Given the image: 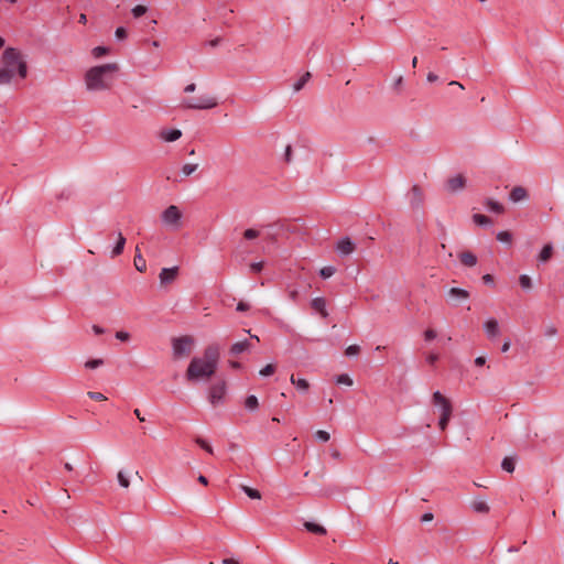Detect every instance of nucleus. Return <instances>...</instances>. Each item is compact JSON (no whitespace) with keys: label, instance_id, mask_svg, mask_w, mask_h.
Listing matches in <instances>:
<instances>
[{"label":"nucleus","instance_id":"f257e3e1","mask_svg":"<svg viewBox=\"0 0 564 564\" xmlns=\"http://www.w3.org/2000/svg\"><path fill=\"white\" fill-rule=\"evenodd\" d=\"M220 357V347L217 344L208 345L203 357H194L186 371L188 381H198L210 378L217 370Z\"/></svg>","mask_w":564,"mask_h":564},{"label":"nucleus","instance_id":"f03ea898","mask_svg":"<svg viewBox=\"0 0 564 564\" xmlns=\"http://www.w3.org/2000/svg\"><path fill=\"white\" fill-rule=\"evenodd\" d=\"M15 75L21 79L26 78L28 64L20 50L7 47L1 56L0 85L10 84Z\"/></svg>","mask_w":564,"mask_h":564},{"label":"nucleus","instance_id":"7ed1b4c3","mask_svg":"<svg viewBox=\"0 0 564 564\" xmlns=\"http://www.w3.org/2000/svg\"><path fill=\"white\" fill-rule=\"evenodd\" d=\"M119 70L117 63H108L89 68L85 74L86 87L90 91L110 89L113 74Z\"/></svg>","mask_w":564,"mask_h":564},{"label":"nucleus","instance_id":"20e7f679","mask_svg":"<svg viewBox=\"0 0 564 564\" xmlns=\"http://www.w3.org/2000/svg\"><path fill=\"white\" fill-rule=\"evenodd\" d=\"M218 105V101L215 97L212 96H200L198 98H185L182 100L181 106L185 109H194V110H206L213 109Z\"/></svg>","mask_w":564,"mask_h":564},{"label":"nucleus","instance_id":"39448f33","mask_svg":"<svg viewBox=\"0 0 564 564\" xmlns=\"http://www.w3.org/2000/svg\"><path fill=\"white\" fill-rule=\"evenodd\" d=\"M161 220L164 226L172 230H177L182 226V214L177 206L171 205L163 210Z\"/></svg>","mask_w":564,"mask_h":564},{"label":"nucleus","instance_id":"423d86ee","mask_svg":"<svg viewBox=\"0 0 564 564\" xmlns=\"http://www.w3.org/2000/svg\"><path fill=\"white\" fill-rule=\"evenodd\" d=\"M194 344V339L191 336H181L172 339V350L176 358L187 356Z\"/></svg>","mask_w":564,"mask_h":564},{"label":"nucleus","instance_id":"0eeeda50","mask_svg":"<svg viewBox=\"0 0 564 564\" xmlns=\"http://www.w3.org/2000/svg\"><path fill=\"white\" fill-rule=\"evenodd\" d=\"M226 382L225 381H218L214 383L209 389V395L208 400L213 405H217L223 402L224 397L226 394Z\"/></svg>","mask_w":564,"mask_h":564},{"label":"nucleus","instance_id":"6e6552de","mask_svg":"<svg viewBox=\"0 0 564 564\" xmlns=\"http://www.w3.org/2000/svg\"><path fill=\"white\" fill-rule=\"evenodd\" d=\"M469 299V292L463 288H451L447 292V302L457 306L460 302Z\"/></svg>","mask_w":564,"mask_h":564},{"label":"nucleus","instance_id":"1a4fd4ad","mask_svg":"<svg viewBox=\"0 0 564 564\" xmlns=\"http://www.w3.org/2000/svg\"><path fill=\"white\" fill-rule=\"evenodd\" d=\"M354 249L355 242L348 236L340 238L336 243V252L341 258L349 256Z\"/></svg>","mask_w":564,"mask_h":564},{"label":"nucleus","instance_id":"9d476101","mask_svg":"<svg viewBox=\"0 0 564 564\" xmlns=\"http://www.w3.org/2000/svg\"><path fill=\"white\" fill-rule=\"evenodd\" d=\"M410 205L413 209L422 210L424 196L421 188L417 185H413L409 193Z\"/></svg>","mask_w":564,"mask_h":564},{"label":"nucleus","instance_id":"9b49d317","mask_svg":"<svg viewBox=\"0 0 564 564\" xmlns=\"http://www.w3.org/2000/svg\"><path fill=\"white\" fill-rule=\"evenodd\" d=\"M433 404L437 406L442 413L452 414V404L438 390L433 393Z\"/></svg>","mask_w":564,"mask_h":564},{"label":"nucleus","instance_id":"f8f14e48","mask_svg":"<svg viewBox=\"0 0 564 564\" xmlns=\"http://www.w3.org/2000/svg\"><path fill=\"white\" fill-rule=\"evenodd\" d=\"M178 273V267L163 268L159 274L160 283L165 285L172 283Z\"/></svg>","mask_w":564,"mask_h":564},{"label":"nucleus","instance_id":"ddd939ff","mask_svg":"<svg viewBox=\"0 0 564 564\" xmlns=\"http://www.w3.org/2000/svg\"><path fill=\"white\" fill-rule=\"evenodd\" d=\"M484 330L488 338L494 339L500 335L499 323L496 318H489L484 323Z\"/></svg>","mask_w":564,"mask_h":564},{"label":"nucleus","instance_id":"4468645a","mask_svg":"<svg viewBox=\"0 0 564 564\" xmlns=\"http://www.w3.org/2000/svg\"><path fill=\"white\" fill-rule=\"evenodd\" d=\"M250 346H251V344H250L249 339H243L241 341H237L231 345L229 354L231 356H238V355L249 350Z\"/></svg>","mask_w":564,"mask_h":564},{"label":"nucleus","instance_id":"2eb2a0df","mask_svg":"<svg viewBox=\"0 0 564 564\" xmlns=\"http://www.w3.org/2000/svg\"><path fill=\"white\" fill-rule=\"evenodd\" d=\"M466 178H448L445 189L451 193H458L465 187Z\"/></svg>","mask_w":564,"mask_h":564},{"label":"nucleus","instance_id":"dca6fc26","mask_svg":"<svg viewBox=\"0 0 564 564\" xmlns=\"http://www.w3.org/2000/svg\"><path fill=\"white\" fill-rule=\"evenodd\" d=\"M160 137L165 142H174L182 137V131L180 129H165L161 131Z\"/></svg>","mask_w":564,"mask_h":564},{"label":"nucleus","instance_id":"f3484780","mask_svg":"<svg viewBox=\"0 0 564 564\" xmlns=\"http://www.w3.org/2000/svg\"><path fill=\"white\" fill-rule=\"evenodd\" d=\"M470 508L473 509V511H475L477 513H488L490 510L485 498H476L471 502Z\"/></svg>","mask_w":564,"mask_h":564},{"label":"nucleus","instance_id":"a211bd4d","mask_svg":"<svg viewBox=\"0 0 564 564\" xmlns=\"http://www.w3.org/2000/svg\"><path fill=\"white\" fill-rule=\"evenodd\" d=\"M527 197V191L522 186L514 187L509 194V200L512 203H519Z\"/></svg>","mask_w":564,"mask_h":564},{"label":"nucleus","instance_id":"6ab92c4d","mask_svg":"<svg viewBox=\"0 0 564 564\" xmlns=\"http://www.w3.org/2000/svg\"><path fill=\"white\" fill-rule=\"evenodd\" d=\"M485 205L490 213L502 214L505 212L503 205L492 198H486Z\"/></svg>","mask_w":564,"mask_h":564},{"label":"nucleus","instance_id":"aec40b11","mask_svg":"<svg viewBox=\"0 0 564 564\" xmlns=\"http://www.w3.org/2000/svg\"><path fill=\"white\" fill-rule=\"evenodd\" d=\"M290 380H291V383L293 386H295V388L301 393H306L308 391L310 384H308L306 379H304V378H296L294 375H292Z\"/></svg>","mask_w":564,"mask_h":564},{"label":"nucleus","instance_id":"412c9836","mask_svg":"<svg viewBox=\"0 0 564 564\" xmlns=\"http://www.w3.org/2000/svg\"><path fill=\"white\" fill-rule=\"evenodd\" d=\"M303 527L305 528L306 531H308L311 533L321 534V535H324L327 533L326 529L323 525L315 523L313 521H305L303 523Z\"/></svg>","mask_w":564,"mask_h":564},{"label":"nucleus","instance_id":"4be33fe9","mask_svg":"<svg viewBox=\"0 0 564 564\" xmlns=\"http://www.w3.org/2000/svg\"><path fill=\"white\" fill-rule=\"evenodd\" d=\"M124 245H126V238L123 237V235L119 231L118 232V239H117V242L111 251V258H115L119 254L122 253L123 249H124Z\"/></svg>","mask_w":564,"mask_h":564},{"label":"nucleus","instance_id":"5701e85b","mask_svg":"<svg viewBox=\"0 0 564 564\" xmlns=\"http://www.w3.org/2000/svg\"><path fill=\"white\" fill-rule=\"evenodd\" d=\"M473 220L476 225L484 228H490L492 226V220L482 214H474Z\"/></svg>","mask_w":564,"mask_h":564},{"label":"nucleus","instance_id":"b1692460","mask_svg":"<svg viewBox=\"0 0 564 564\" xmlns=\"http://www.w3.org/2000/svg\"><path fill=\"white\" fill-rule=\"evenodd\" d=\"M459 259L467 267H474L477 263V257L469 251L462 252Z\"/></svg>","mask_w":564,"mask_h":564},{"label":"nucleus","instance_id":"393cba45","mask_svg":"<svg viewBox=\"0 0 564 564\" xmlns=\"http://www.w3.org/2000/svg\"><path fill=\"white\" fill-rule=\"evenodd\" d=\"M312 307L318 312H321V314L326 317L327 316V311H326V302L323 297H315L312 300Z\"/></svg>","mask_w":564,"mask_h":564},{"label":"nucleus","instance_id":"a878e982","mask_svg":"<svg viewBox=\"0 0 564 564\" xmlns=\"http://www.w3.org/2000/svg\"><path fill=\"white\" fill-rule=\"evenodd\" d=\"M552 252H553V246L551 243H546L542 250L540 251L539 253V257H538V260L541 262V263H544L546 261H549V259L551 258L552 256Z\"/></svg>","mask_w":564,"mask_h":564},{"label":"nucleus","instance_id":"bb28decb","mask_svg":"<svg viewBox=\"0 0 564 564\" xmlns=\"http://www.w3.org/2000/svg\"><path fill=\"white\" fill-rule=\"evenodd\" d=\"M312 75L310 72L304 73L293 85L294 91H300L304 88L307 82L311 79Z\"/></svg>","mask_w":564,"mask_h":564},{"label":"nucleus","instance_id":"cd10ccee","mask_svg":"<svg viewBox=\"0 0 564 564\" xmlns=\"http://www.w3.org/2000/svg\"><path fill=\"white\" fill-rule=\"evenodd\" d=\"M245 408L250 412L258 410V408H259L258 398L254 394L248 395L245 400Z\"/></svg>","mask_w":564,"mask_h":564},{"label":"nucleus","instance_id":"c85d7f7f","mask_svg":"<svg viewBox=\"0 0 564 564\" xmlns=\"http://www.w3.org/2000/svg\"><path fill=\"white\" fill-rule=\"evenodd\" d=\"M134 267L139 272H143L147 269L145 260L143 259L140 249L137 247V254L134 257Z\"/></svg>","mask_w":564,"mask_h":564},{"label":"nucleus","instance_id":"c756f323","mask_svg":"<svg viewBox=\"0 0 564 564\" xmlns=\"http://www.w3.org/2000/svg\"><path fill=\"white\" fill-rule=\"evenodd\" d=\"M519 284L523 291H531L532 290V281L528 274H520L519 275Z\"/></svg>","mask_w":564,"mask_h":564},{"label":"nucleus","instance_id":"7c9ffc66","mask_svg":"<svg viewBox=\"0 0 564 564\" xmlns=\"http://www.w3.org/2000/svg\"><path fill=\"white\" fill-rule=\"evenodd\" d=\"M501 468L508 473H513L516 468L514 459L511 457H505L501 462Z\"/></svg>","mask_w":564,"mask_h":564},{"label":"nucleus","instance_id":"2f4dec72","mask_svg":"<svg viewBox=\"0 0 564 564\" xmlns=\"http://www.w3.org/2000/svg\"><path fill=\"white\" fill-rule=\"evenodd\" d=\"M241 490L250 498V499H260L261 498V494L259 490L254 489V488H251V487H248V486H245L242 485L241 486Z\"/></svg>","mask_w":564,"mask_h":564},{"label":"nucleus","instance_id":"473e14b6","mask_svg":"<svg viewBox=\"0 0 564 564\" xmlns=\"http://www.w3.org/2000/svg\"><path fill=\"white\" fill-rule=\"evenodd\" d=\"M336 272V268L333 267V265H326V267H323L321 270H319V276L324 280L326 279H329L330 276H333Z\"/></svg>","mask_w":564,"mask_h":564},{"label":"nucleus","instance_id":"72a5a7b5","mask_svg":"<svg viewBox=\"0 0 564 564\" xmlns=\"http://www.w3.org/2000/svg\"><path fill=\"white\" fill-rule=\"evenodd\" d=\"M496 238L501 243L511 245L512 241V236L509 231H498Z\"/></svg>","mask_w":564,"mask_h":564},{"label":"nucleus","instance_id":"f704fd0d","mask_svg":"<svg viewBox=\"0 0 564 564\" xmlns=\"http://www.w3.org/2000/svg\"><path fill=\"white\" fill-rule=\"evenodd\" d=\"M195 443L202 447L204 451H206L208 454H214L213 447L208 444V442L202 437H196Z\"/></svg>","mask_w":564,"mask_h":564},{"label":"nucleus","instance_id":"c9c22d12","mask_svg":"<svg viewBox=\"0 0 564 564\" xmlns=\"http://www.w3.org/2000/svg\"><path fill=\"white\" fill-rule=\"evenodd\" d=\"M148 11L147 7L142 6V4H138L135 6L134 8H132L131 10V13L134 18H140L142 17L143 14H145Z\"/></svg>","mask_w":564,"mask_h":564},{"label":"nucleus","instance_id":"e433bc0d","mask_svg":"<svg viewBox=\"0 0 564 564\" xmlns=\"http://www.w3.org/2000/svg\"><path fill=\"white\" fill-rule=\"evenodd\" d=\"M108 53H109V48L107 46H96L93 50V55L96 58L102 57V56L107 55Z\"/></svg>","mask_w":564,"mask_h":564},{"label":"nucleus","instance_id":"4c0bfd02","mask_svg":"<svg viewBox=\"0 0 564 564\" xmlns=\"http://www.w3.org/2000/svg\"><path fill=\"white\" fill-rule=\"evenodd\" d=\"M275 371V367L274 365L272 364H268L267 366H264L260 371H259V375L261 377H269L271 375H273Z\"/></svg>","mask_w":564,"mask_h":564},{"label":"nucleus","instance_id":"58836bf2","mask_svg":"<svg viewBox=\"0 0 564 564\" xmlns=\"http://www.w3.org/2000/svg\"><path fill=\"white\" fill-rule=\"evenodd\" d=\"M102 365H104V360H102V359H100V358H97V359H90V360H87V361L85 362V367H86L87 369H96V368H98V367H100V366H102Z\"/></svg>","mask_w":564,"mask_h":564},{"label":"nucleus","instance_id":"ea45409f","mask_svg":"<svg viewBox=\"0 0 564 564\" xmlns=\"http://www.w3.org/2000/svg\"><path fill=\"white\" fill-rule=\"evenodd\" d=\"M336 382L338 384L351 386L352 380L347 373H343L336 377Z\"/></svg>","mask_w":564,"mask_h":564},{"label":"nucleus","instance_id":"a19ab883","mask_svg":"<svg viewBox=\"0 0 564 564\" xmlns=\"http://www.w3.org/2000/svg\"><path fill=\"white\" fill-rule=\"evenodd\" d=\"M197 167H198L197 164H191V163L184 164L182 167V173L185 176H189L192 173H194L197 170Z\"/></svg>","mask_w":564,"mask_h":564},{"label":"nucleus","instance_id":"79ce46f5","mask_svg":"<svg viewBox=\"0 0 564 564\" xmlns=\"http://www.w3.org/2000/svg\"><path fill=\"white\" fill-rule=\"evenodd\" d=\"M117 478H118V482H119V485L121 487H123V488H128L129 487L130 481H129L128 477L126 476V474L122 470H120L118 473Z\"/></svg>","mask_w":564,"mask_h":564},{"label":"nucleus","instance_id":"37998d69","mask_svg":"<svg viewBox=\"0 0 564 564\" xmlns=\"http://www.w3.org/2000/svg\"><path fill=\"white\" fill-rule=\"evenodd\" d=\"M292 154H293V147L291 144H288L285 147L284 153H283V161L286 164H290L292 162Z\"/></svg>","mask_w":564,"mask_h":564},{"label":"nucleus","instance_id":"c03bdc74","mask_svg":"<svg viewBox=\"0 0 564 564\" xmlns=\"http://www.w3.org/2000/svg\"><path fill=\"white\" fill-rule=\"evenodd\" d=\"M359 346L358 345H350L346 348L345 354L347 357H356L359 354Z\"/></svg>","mask_w":564,"mask_h":564},{"label":"nucleus","instance_id":"a18cd8bd","mask_svg":"<svg viewBox=\"0 0 564 564\" xmlns=\"http://www.w3.org/2000/svg\"><path fill=\"white\" fill-rule=\"evenodd\" d=\"M315 438L319 442H328L329 438H330V435L328 432L324 431V430H318L316 433H315Z\"/></svg>","mask_w":564,"mask_h":564},{"label":"nucleus","instance_id":"49530a36","mask_svg":"<svg viewBox=\"0 0 564 564\" xmlns=\"http://www.w3.org/2000/svg\"><path fill=\"white\" fill-rule=\"evenodd\" d=\"M452 414L442 413L438 420V426L441 430H445Z\"/></svg>","mask_w":564,"mask_h":564},{"label":"nucleus","instance_id":"de8ad7c7","mask_svg":"<svg viewBox=\"0 0 564 564\" xmlns=\"http://www.w3.org/2000/svg\"><path fill=\"white\" fill-rule=\"evenodd\" d=\"M115 36L118 41H123L127 39L128 32L123 26H119L115 32Z\"/></svg>","mask_w":564,"mask_h":564},{"label":"nucleus","instance_id":"09e8293b","mask_svg":"<svg viewBox=\"0 0 564 564\" xmlns=\"http://www.w3.org/2000/svg\"><path fill=\"white\" fill-rule=\"evenodd\" d=\"M259 231L252 228L246 229L243 232V237L248 240H252L259 237Z\"/></svg>","mask_w":564,"mask_h":564},{"label":"nucleus","instance_id":"8fccbe9b","mask_svg":"<svg viewBox=\"0 0 564 564\" xmlns=\"http://www.w3.org/2000/svg\"><path fill=\"white\" fill-rule=\"evenodd\" d=\"M288 295H289V299L292 302H297L299 295H300V291L297 289H295V288H289Z\"/></svg>","mask_w":564,"mask_h":564},{"label":"nucleus","instance_id":"3c124183","mask_svg":"<svg viewBox=\"0 0 564 564\" xmlns=\"http://www.w3.org/2000/svg\"><path fill=\"white\" fill-rule=\"evenodd\" d=\"M262 269H263V261L252 262L250 264V271H252L254 273L261 272Z\"/></svg>","mask_w":564,"mask_h":564},{"label":"nucleus","instance_id":"603ef678","mask_svg":"<svg viewBox=\"0 0 564 564\" xmlns=\"http://www.w3.org/2000/svg\"><path fill=\"white\" fill-rule=\"evenodd\" d=\"M116 338L121 341H127L130 338V334L124 330H119L116 333Z\"/></svg>","mask_w":564,"mask_h":564},{"label":"nucleus","instance_id":"864d4df0","mask_svg":"<svg viewBox=\"0 0 564 564\" xmlns=\"http://www.w3.org/2000/svg\"><path fill=\"white\" fill-rule=\"evenodd\" d=\"M87 395L93 399V400H97V401H101V400H106V397L100 393V392H93V391H89L87 393Z\"/></svg>","mask_w":564,"mask_h":564},{"label":"nucleus","instance_id":"5fc2aeb1","mask_svg":"<svg viewBox=\"0 0 564 564\" xmlns=\"http://www.w3.org/2000/svg\"><path fill=\"white\" fill-rule=\"evenodd\" d=\"M425 340H433L436 338V332L434 329H426L424 332Z\"/></svg>","mask_w":564,"mask_h":564},{"label":"nucleus","instance_id":"6e6d98bb","mask_svg":"<svg viewBox=\"0 0 564 564\" xmlns=\"http://www.w3.org/2000/svg\"><path fill=\"white\" fill-rule=\"evenodd\" d=\"M482 281L485 284L495 285L494 276L489 273L482 275Z\"/></svg>","mask_w":564,"mask_h":564},{"label":"nucleus","instance_id":"4d7b16f0","mask_svg":"<svg viewBox=\"0 0 564 564\" xmlns=\"http://www.w3.org/2000/svg\"><path fill=\"white\" fill-rule=\"evenodd\" d=\"M433 518H434V516H433V513H432V512H425V513H423V514H422V517H421V522H422V523L430 522V521H432V520H433Z\"/></svg>","mask_w":564,"mask_h":564},{"label":"nucleus","instance_id":"13d9d810","mask_svg":"<svg viewBox=\"0 0 564 564\" xmlns=\"http://www.w3.org/2000/svg\"><path fill=\"white\" fill-rule=\"evenodd\" d=\"M236 310H237L238 312H246V311H248V310H249V304H248V303H246V302H242V301H241V302H239V303L237 304Z\"/></svg>","mask_w":564,"mask_h":564},{"label":"nucleus","instance_id":"bf43d9fd","mask_svg":"<svg viewBox=\"0 0 564 564\" xmlns=\"http://www.w3.org/2000/svg\"><path fill=\"white\" fill-rule=\"evenodd\" d=\"M223 39L221 37H216L214 40H210L208 42H206L207 45L212 46V47H216L218 46L220 43H221Z\"/></svg>","mask_w":564,"mask_h":564},{"label":"nucleus","instance_id":"052dcab7","mask_svg":"<svg viewBox=\"0 0 564 564\" xmlns=\"http://www.w3.org/2000/svg\"><path fill=\"white\" fill-rule=\"evenodd\" d=\"M511 346V339L510 338H506L502 346H501V351L502 352H507L509 350Z\"/></svg>","mask_w":564,"mask_h":564},{"label":"nucleus","instance_id":"680f3d73","mask_svg":"<svg viewBox=\"0 0 564 564\" xmlns=\"http://www.w3.org/2000/svg\"><path fill=\"white\" fill-rule=\"evenodd\" d=\"M438 359V356L436 354H430L427 357H426V361L430 364V365H434Z\"/></svg>","mask_w":564,"mask_h":564},{"label":"nucleus","instance_id":"e2e57ef3","mask_svg":"<svg viewBox=\"0 0 564 564\" xmlns=\"http://www.w3.org/2000/svg\"><path fill=\"white\" fill-rule=\"evenodd\" d=\"M486 364V357L485 356H478L475 358V365L476 366H484Z\"/></svg>","mask_w":564,"mask_h":564},{"label":"nucleus","instance_id":"0e129e2a","mask_svg":"<svg viewBox=\"0 0 564 564\" xmlns=\"http://www.w3.org/2000/svg\"><path fill=\"white\" fill-rule=\"evenodd\" d=\"M402 84H403V77L399 76L398 78L394 79L393 88L399 89L402 86Z\"/></svg>","mask_w":564,"mask_h":564},{"label":"nucleus","instance_id":"69168bd1","mask_svg":"<svg viewBox=\"0 0 564 564\" xmlns=\"http://www.w3.org/2000/svg\"><path fill=\"white\" fill-rule=\"evenodd\" d=\"M93 332L96 334V335H101L104 334L106 330L105 328H102L101 326L99 325H93Z\"/></svg>","mask_w":564,"mask_h":564},{"label":"nucleus","instance_id":"338daca9","mask_svg":"<svg viewBox=\"0 0 564 564\" xmlns=\"http://www.w3.org/2000/svg\"><path fill=\"white\" fill-rule=\"evenodd\" d=\"M426 79L430 83H434V82H436L438 79V76L436 74H434V73H429Z\"/></svg>","mask_w":564,"mask_h":564},{"label":"nucleus","instance_id":"774afa93","mask_svg":"<svg viewBox=\"0 0 564 564\" xmlns=\"http://www.w3.org/2000/svg\"><path fill=\"white\" fill-rule=\"evenodd\" d=\"M223 564H239V561L232 557L224 558Z\"/></svg>","mask_w":564,"mask_h":564}]
</instances>
